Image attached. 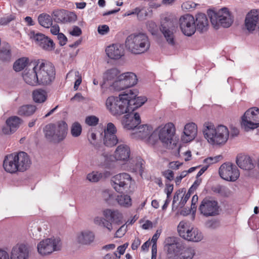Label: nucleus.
Listing matches in <instances>:
<instances>
[{
    "label": "nucleus",
    "instance_id": "nucleus-1",
    "mask_svg": "<svg viewBox=\"0 0 259 259\" xmlns=\"http://www.w3.org/2000/svg\"><path fill=\"white\" fill-rule=\"evenodd\" d=\"M31 164V160L28 154L23 151L14 152L6 155L3 161V167L10 174L24 172Z\"/></svg>",
    "mask_w": 259,
    "mask_h": 259
},
{
    "label": "nucleus",
    "instance_id": "nucleus-2",
    "mask_svg": "<svg viewBox=\"0 0 259 259\" xmlns=\"http://www.w3.org/2000/svg\"><path fill=\"white\" fill-rule=\"evenodd\" d=\"M203 133L208 143L215 146L224 145L229 136V132L226 126L220 125L215 127L209 123L204 124Z\"/></svg>",
    "mask_w": 259,
    "mask_h": 259
},
{
    "label": "nucleus",
    "instance_id": "nucleus-3",
    "mask_svg": "<svg viewBox=\"0 0 259 259\" xmlns=\"http://www.w3.org/2000/svg\"><path fill=\"white\" fill-rule=\"evenodd\" d=\"M125 46L132 53L140 54L147 52L150 46L147 36L143 33H133L125 41Z\"/></svg>",
    "mask_w": 259,
    "mask_h": 259
},
{
    "label": "nucleus",
    "instance_id": "nucleus-4",
    "mask_svg": "<svg viewBox=\"0 0 259 259\" xmlns=\"http://www.w3.org/2000/svg\"><path fill=\"white\" fill-rule=\"evenodd\" d=\"M39 80V85L50 84L55 77V69L53 64L46 60H37L35 65Z\"/></svg>",
    "mask_w": 259,
    "mask_h": 259
},
{
    "label": "nucleus",
    "instance_id": "nucleus-5",
    "mask_svg": "<svg viewBox=\"0 0 259 259\" xmlns=\"http://www.w3.org/2000/svg\"><path fill=\"white\" fill-rule=\"evenodd\" d=\"M67 124L64 121L56 124H49L45 128L46 138L51 142L59 143L64 139L67 134Z\"/></svg>",
    "mask_w": 259,
    "mask_h": 259
},
{
    "label": "nucleus",
    "instance_id": "nucleus-6",
    "mask_svg": "<svg viewBox=\"0 0 259 259\" xmlns=\"http://www.w3.org/2000/svg\"><path fill=\"white\" fill-rule=\"evenodd\" d=\"M160 30L167 42L170 46L175 45L174 31V18L168 14L163 15L161 17Z\"/></svg>",
    "mask_w": 259,
    "mask_h": 259
},
{
    "label": "nucleus",
    "instance_id": "nucleus-7",
    "mask_svg": "<svg viewBox=\"0 0 259 259\" xmlns=\"http://www.w3.org/2000/svg\"><path fill=\"white\" fill-rule=\"evenodd\" d=\"M210 22L213 27L218 28L219 24L225 28L230 27L233 23V18L228 8H223L218 13L213 11L208 14Z\"/></svg>",
    "mask_w": 259,
    "mask_h": 259
},
{
    "label": "nucleus",
    "instance_id": "nucleus-8",
    "mask_svg": "<svg viewBox=\"0 0 259 259\" xmlns=\"http://www.w3.org/2000/svg\"><path fill=\"white\" fill-rule=\"evenodd\" d=\"M241 125L246 131L259 127V109L252 107L248 109L242 117Z\"/></svg>",
    "mask_w": 259,
    "mask_h": 259
},
{
    "label": "nucleus",
    "instance_id": "nucleus-9",
    "mask_svg": "<svg viewBox=\"0 0 259 259\" xmlns=\"http://www.w3.org/2000/svg\"><path fill=\"white\" fill-rule=\"evenodd\" d=\"M175 127L171 122L166 124L163 127L161 128L158 133L159 140L168 149H174L177 146V144H172V138L175 133Z\"/></svg>",
    "mask_w": 259,
    "mask_h": 259
},
{
    "label": "nucleus",
    "instance_id": "nucleus-10",
    "mask_svg": "<svg viewBox=\"0 0 259 259\" xmlns=\"http://www.w3.org/2000/svg\"><path fill=\"white\" fill-rule=\"evenodd\" d=\"M132 179L127 173H121L113 177L111 185L114 190L118 193L126 192L130 187Z\"/></svg>",
    "mask_w": 259,
    "mask_h": 259
},
{
    "label": "nucleus",
    "instance_id": "nucleus-11",
    "mask_svg": "<svg viewBox=\"0 0 259 259\" xmlns=\"http://www.w3.org/2000/svg\"><path fill=\"white\" fill-rule=\"evenodd\" d=\"M61 243L59 238H48L40 241L37 245V250L42 255H47L61 249Z\"/></svg>",
    "mask_w": 259,
    "mask_h": 259
},
{
    "label": "nucleus",
    "instance_id": "nucleus-12",
    "mask_svg": "<svg viewBox=\"0 0 259 259\" xmlns=\"http://www.w3.org/2000/svg\"><path fill=\"white\" fill-rule=\"evenodd\" d=\"M180 27L185 35L190 36L196 31V25L194 17L187 14L182 16L179 19Z\"/></svg>",
    "mask_w": 259,
    "mask_h": 259
},
{
    "label": "nucleus",
    "instance_id": "nucleus-13",
    "mask_svg": "<svg viewBox=\"0 0 259 259\" xmlns=\"http://www.w3.org/2000/svg\"><path fill=\"white\" fill-rule=\"evenodd\" d=\"M220 177L228 181H235L239 177V172L236 165L231 163H225L219 168Z\"/></svg>",
    "mask_w": 259,
    "mask_h": 259
},
{
    "label": "nucleus",
    "instance_id": "nucleus-14",
    "mask_svg": "<svg viewBox=\"0 0 259 259\" xmlns=\"http://www.w3.org/2000/svg\"><path fill=\"white\" fill-rule=\"evenodd\" d=\"M199 209L205 217L214 216L219 214V206L217 201L204 198L201 201Z\"/></svg>",
    "mask_w": 259,
    "mask_h": 259
},
{
    "label": "nucleus",
    "instance_id": "nucleus-15",
    "mask_svg": "<svg viewBox=\"0 0 259 259\" xmlns=\"http://www.w3.org/2000/svg\"><path fill=\"white\" fill-rule=\"evenodd\" d=\"M126 95H128L127 101L130 111H134L139 107L142 106L147 101L145 97H138V92L136 90H127Z\"/></svg>",
    "mask_w": 259,
    "mask_h": 259
},
{
    "label": "nucleus",
    "instance_id": "nucleus-16",
    "mask_svg": "<svg viewBox=\"0 0 259 259\" xmlns=\"http://www.w3.org/2000/svg\"><path fill=\"white\" fill-rule=\"evenodd\" d=\"M103 215L112 227L113 224L119 225L123 223V214L118 209L106 208L103 210Z\"/></svg>",
    "mask_w": 259,
    "mask_h": 259
},
{
    "label": "nucleus",
    "instance_id": "nucleus-17",
    "mask_svg": "<svg viewBox=\"0 0 259 259\" xmlns=\"http://www.w3.org/2000/svg\"><path fill=\"white\" fill-rule=\"evenodd\" d=\"M133 111L127 112L122 120L124 127L127 130H135L141 123V118L139 113Z\"/></svg>",
    "mask_w": 259,
    "mask_h": 259
},
{
    "label": "nucleus",
    "instance_id": "nucleus-18",
    "mask_svg": "<svg viewBox=\"0 0 259 259\" xmlns=\"http://www.w3.org/2000/svg\"><path fill=\"white\" fill-rule=\"evenodd\" d=\"M246 29L250 32L259 26V10H253L247 14L245 20Z\"/></svg>",
    "mask_w": 259,
    "mask_h": 259
},
{
    "label": "nucleus",
    "instance_id": "nucleus-19",
    "mask_svg": "<svg viewBox=\"0 0 259 259\" xmlns=\"http://www.w3.org/2000/svg\"><path fill=\"white\" fill-rule=\"evenodd\" d=\"M128 95H126L125 92L122 94H120L117 97V102L116 104L115 112H114V116H119L124 113L131 112L130 108L128 106V102L127 101Z\"/></svg>",
    "mask_w": 259,
    "mask_h": 259
},
{
    "label": "nucleus",
    "instance_id": "nucleus-20",
    "mask_svg": "<svg viewBox=\"0 0 259 259\" xmlns=\"http://www.w3.org/2000/svg\"><path fill=\"white\" fill-rule=\"evenodd\" d=\"M34 39L37 45L45 51H52L55 49V45L53 40L43 34H36L34 36Z\"/></svg>",
    "mask_w": 259,
    "mask_h": 259
},
{
    "label": "nucleus",
    "instance_id": "nucleus-21",
    "mask_svg": "<svg viewBox=\"0 0 259 259\" xmlns=\"http://www.w3.org/2000/svg\"><path fill=\"white\" fill-rule=\"evenodd\" d=\"M197 134V125L194 122L188 123L184 126L182 140L185 143L189 142L195 138Z\"/></svg>",
    "mask_w": 259,
    "mask_h": 259
},
{
    "label": "nucleus",
    "instance_id": "nucleus-22",
    "mask_svg": "<svg viewBox=\"0 0 259 259\" xmlns=\"http://www.w3.org/2000/svg\"><path fill=\"white\" fill-rule=\"evenodd\" d=\"M107 56L111 59L117 60L124 55V50L123 46L119 44L110 45L106 49Z\"/></svg>",
    "mask_w": 259,
    "mask_h": 259
},
{
    "label": "nucleus",
    "instance_id": "nucleus-23",
    "mask_svg": "<svg viewBox=\"0 0 259 259\" xmlns=\"http://www.w3.org/2000/svg\"><path fill=\"white\" fill-rule=\"evenodd\" d=\"M28 257L29 250L25 245H17L12 248L10 259H28Z\"/></svg>",
    "mask_w": 259,
    "mask_h": 259
},
{
    "label": "nucleus",
    "instance_id": "nucleus-24",
    "mask_svg": "<svg viewBox=\"0 0 259 259\" xmlns=\"http://www.w3.org/2000/svg\"><path fill=\"white\" fill-rule=\"evenodd\" d=\"M119 73V70L116 68L107 70L103 74V82L101 84V87H108L110 84L117 79L120 75Z\"/></svg>",
    "mask_w": 259,
    "mask_h": 259
},
{
    "label": "nucleus",
    "instance_id": "nucleus-25",
    "mask_svg": "<svg viewBox=\"0 0 259 259\" xmlns=\"http://www.w3.org/2000/svg\"><path fill=\"white\" fill-rule=\"evenodd\" d=\"M131 154L130 148L127 145H119L114 152V157L117 160L127 161Z\"/></svg>",
    "mask_w": 259,
    "mask_h": 259
},
{
    "label": "nucleus",
    "instance_id": "nucleus-26",
    "mask_svg": "<svg viewBox=\"0 0 259 259\" xmlns=\"http://www.w3.org/2000/svg\"><path fill=\"white\" fill-rule=\"evenodd\" d=\"M236 163L241 169L249 170L255 166V161L248 155H241L237 157Z\"/></svg>",
    "mask_w": 259,
    "mask_h": 259
},
{
    "label": "nucleus",
    "instance_id": "nucleus-27",
    "mask_svg": "<svg viewBox=\"0 0 259 259\" xmlns=\"http://www.w3.org/2000/svg\"><path fill=\"white\" fill-rule=\"evenodd\" d=\"M23 78L25 82L31 85L39 84V80L36 70H35V66L31 70L25 71L23 73Z\"/></svg>",
    "mask_w": 259,
    "mask_h": 259
},
{
    "label": "nucleus",
    "instance_id": "nucleus-28",
    "mask_svg": "<svg viewBox=\"0 0 259 259\" xmlns=\"http://www.w3.org/2000/svg\"><path fill=\"white\" fill-rule=\"evenodd\" d=\"M136 132L135 133L138 135V137L142 139H145L149 138L150 141L154 137V134L152 133V128L151 126H148L147 124L140 125L137 127L135 129Z\"/></svg>",
    "mask_w": 259,
    "mask_h": 259
},
{
    "label": "nucleus",
    "instance_id": "nucleus-29",
    "mask_svg": "<svg viewBox=\"0 0 259 259\" xmlns=\"http://www.w3.org/2000/svg\"><path fill=\"white\" fill-rule=\"evenodd\" d=\"M196 30L200 32H203L207 30L208 22L206 15L203 13L198 14L196 16Z\"/></svg>",
    "mask_w": 259,
    "mask_h": 259
},
{
    "label": "nucleus",
    "instance_id": "nucleus-30",
    "mask_svg": "<svg viewBox=\"0 0 259 259\" xmlns=\"http://www.w3.org/2000/svg\"><path fill=\"white\" fill-rule=\"evenodd\" d=\"M37 109V107L35 105H23L18 108L17 114L23 117H30L36 112Z\"/></svg>",
    "mask_w": 259,
    "mask_h": 259
},
{
    "label": "nucleus",
    "instance_id": "nucleus-31",
    "mask_svg": "<svg viewBox=\"0 0 259 259\" xmlns=\"http://www.w3.org/2000/svg\"><path fill=\"white\" fill-rule=\"evenodd\" d=\"M120 78L122 79L126 88H131L137 84L138 78L137 75L133 72H127L122 73Z\"/></svg>",
    "mask_w": 259,
    "mask_h": 259
},
{
    "label": "nucleus",
    "instance_id": "nucleus-32",
    "mask_svg": "<svg viewBox=\"0 0 259 259\" xmlns=\"http://www.w3.org/2000/svg\"><path fill=\"white\" fill-rule=\"evenodd\" d=\"M94 238L95 236L93 232L84 231L77 235V241L79 243L87 245L92 243Z\"/></svg>",
    "mask_w": 259,
    "mask_h": 259
},
{
    "label": "nucleus",
    "instance_id": "nucleus-33",
    "mask_svg": "<svg viewBox=\"0 0 259 259\" xmlns=\"http://www.w3.org/2000/svg\"><path fill=\"white\" fill-rule=\"evenodd\" d=\"M182 250H183V245L180 243L171 245L167 250L168 258L169 259H179Z\"/></svg>",
    "mask_w": 259,
    "mask_h": 259
},
{
    "label": "nucleus",
    "instance_id": "nucleus-34",
    "mask_svg": "<svg viewBox=\"0 0 259 259\" xmlns=\"http://www.w3.org/2000/svg\"><path fill=\"white\" fill-rule=\"evenodd\" d=\"M185 239L193 242H199L203 239L202 233L197 229L191 228L187 230V233Z\"/></svg>",
    "mask_w": 259,
    "mask_h": 259
},
{
    "label": "nucleus",
    "instance_id": "nucleus-35",
    "mask_svg": "<svg viewBox=\"0 0 259 259\" xmlns=\"http://www.w3.org/2000/svg\"><path fill=\"white\" fill-rule=\"evenodd\" d=\"M47 97V93L44 90L37 89L32 92V98L35 103H42L46 101Z\"/></svg>",
    "mask_w": 259,
    "mask_h": 259
},
{
    "label": "nucleus",
    "instance_id": "nucleus-36",
    "mask_svg": "<svg viewBox=\"0 0 259 259\" xmlns=\"http://www.w3.org/2000/svg\"><path fill=\"white\" fill-rule=\"evenodd\" d=\"M38 21L39 24L44 27L49 28L53 24V19L48 14H41L38 17Z\"/></svg>",
    "mask_w": 259,
    "mask_h": 259
},
{
    "label": "nucleus",
    "instance_id": "nucleus-37",
    "mask_svg": "<svg viewBox=\"0 0 259 259\" xmlns=\"http://www.w3.org/2000/svg\"><path fill=\"white\" fill-rule=\"evenodd\" d=\"M23 122V120L22 119L17 116L10 117L6 121V123L10 125L15 132Z\"/></svg>",
    "mask_w": 259,
    "mask_h": 259
},
{
    "label": "nucleus",
    "instance_id": "nucleus-38",
    "mask_svg": "<svg viewBox=\"0 0 259 259\" xmlns=\"http://www.w3.org/2000/svg\"><path fill=\"white\" fill-rule=\"evenodd\" d=\"M46 229L44 227L42 230V228L36 225L31 226L30 230V235L34 239L38 240L40 239L42 234H45V231Z\"/></svg>",
    "mask_w": 259,
    "mask_h": 259
},
{
    "label": "nucleus",
    "instance_id": "nucleus-39",
    "mask_svg": "<svg viewBox=\"0 0 259 259\" xmlns=\"http://www.w3.org/2000/svg\"><path fill=\"white\" fill-rule=\"evenodd\" d=\"M117 97H118L111 96L109 97L106 101L105 105L106 108L113 115H114V112H115V111H116V109H115V107L117 102Z\"/></svg>",
    "mask_w": 259,
    "mask_h": 259
},
{
    "label": "nucleus",
    "instance_id": "nucleus-40",
    "mask_svg": "<svg viewBox=\"0 0 259 259\" xmlns=\"http://www.w3.org/2000/svg\"><path fill=\"white\" fill-rule=\"evenodd\" d=\"M116 200L121 206L128 207L132 205V199L128 195L122 194L117 196Z\"/></svg>",
    "mask_w": 259,
    "mask_h": 259
},
{
    "label": "nucleus",
    "instance_id": "nucleus-41",
    "mask_svg": "<svg viewBox=\"0 0 259 259\" xmlns=\"http://www.w3.org/2000/svg\"><path fill=\"white\" fill-rule=\"evenodd\" d=\"M110 90L119 91L126 89L124 85L122 78H120V75H118L117 79L114 80L108 87Z\"/></svg>",
    "mask_w": 259,
    "mask_h": 259
},
{
    "label": "nucleus",
    "instance_id": "nucleus-42",
    "mask_svg": "<svg viewBox=\"0 0 259 259\" xmlns=\"http://www.w3.org/2000/svg\"><path fill=\"white\" fill-rule=\"evenodd\" d=\"M116 135L104 134V143L107 147H113L118 143Z\"/></svg>",
    "mask_w": 259,
    "mask_h": 259
},
{
    "label": "nucleus",
    "instance_id": "nucleus-43",
    "mask_svg": "<svg viewBox=\"0 0 259 259\" xmlns=\"http://www.w3.org/2000/svg\"><path fill=\"white\" fill-rule=\"evenodd\" d=\"M94 222L97 225L106 228L109 232H111L113 229L111 224L106 221V219L104 217V218L100 217H95Z\"/></svg>",
    "mask_w": 259,
    "mask_h": 259
},
{
    "label": "nucleus",
    "instance_id": "nucleus-44",
    "mask_svg": "<svg viewBox=\"0 0 259 259\" xmlns=\"http://www.w3.org/2000/svg\"><path fill=\"white\" fill-rule=\"evenodd\" d=\"M11 57V47L7 44L0 50V58L3 61H9Z\"/></svg>",
    "mask_w": 259,
    "mask_h": 259
},
{
    "label": "nucleus",
    "instance_id": "nucleus-45",
    "mask_svg": "<svg viewBox=\"0 0 259 259\" xmlns=\"http://www.w3.org/2000/svg\"><path fill=\"white\" fill-rule=\"evenodd\" d=\"M195 253V250L193 248L188 247L184 249L183 247V250H182L179 259H192Z\"/></svg>",
    "mask_w": 259,
    "mask_h": 259
},
{
    "label": "nucleus",
    "instance_id": "nucleus-46",
    "mask_svg": "<svg viewBox=\"0 0 259 259\" xmlns=\"http://www.w3.org/2000/svg\"><path fill=\"white\" fill-rule=\"evenodd\" d=\"M191 228L189 226L188 223L185 221H181L180 222L178 226V231L181 237L184 239L186 236L187 233V230H190Z\"/></svg>",
    "mask_w": 259,
    "mask_h": 259
},
{
    "label": "nucleus",
    "instance_id": "nucleus-47",
    "mask_svg": "<svg viewBox=\"0 0 259 259\" xmlns=\"http://www.w3.org/2000/svg\"><path fill=\"white\" fill-rule=\"evenodd\" d=\"M28 59L27 58H21L17 60L14 64L13 68L16 71H20L27 65Z\"/></svg>",
    "mask_w": 259,
    "mask_h": 259
},
{
    "label": "nucleus",
    "instance_id": "nucleus-48",
    "mask_svg": "<svg viewBox=\"0 0 259 259\" xmlns=\"http://www.w3.org/2000/svg\"><path fill=\"white\" fill-rule=\"evenodd\" d=\"M212 190L214 192L219 193L221 195L225 197L229 196L231 194V191L229 189L228 187L222 185H218L212 188Z\"/></svg>",
    "mask_w": 259,
    "mask_h": 259
},
{
    "label": "nucleus",
    "instance_id": "nucleus-49",
    "mask_svg": "<svg viewBox=\"0 0 259 259\" xmlns=\"http://www.w3.org/2000/svg\"><path fill=\"white\" fill-rule=\"evenodd\" d=\"M102 178L103 174L98 171H93L87 176V179L92 182H97Z\"/></svg>",
    "mask_w": 259,
    "mask_h": 259
},
{
    "label": "nucleus",
    "instance_id": "nucleus-50",
    "mask_svg": "<svg viewBox=\"0 0 259 259\" xmlns=\"http://www.w3.org/2000/svg\"><path fill=\"white\" fill-rule=\"evenodd\" d=\"M54 19L57 23L65 22L66 19L64 16V11H57L53 12Z\"/></svg>",
    "mask_w": 259,
    "mask_h": 259
},
{
    "label": "nucleus",
    "instance_id": "nucleus-51",
    "mask_svg": "<svg viewBox=\"0 0 259 259\" xmlns=\"http://www.w3.org/2000/svg\"><path fill=\"white\" fill-rule=\"evenodd\" d=\"M81 130V125L78 122H75L72 125L71 133L73 137H76L80 135Z\"/></svg>",
    "mask_w": 259,
    "mask_h": 259
},
{
    "label": "nucleus",
    "instance_id": "nucleus-52",
    "mask_svg": "<svg viewBox=\"0 0 259 259\" xmlns=\"http://www.w3.org/2000/svg\"><path fill=\"white\" fill-rule=\"evenodd\" d=\"M99 122V118L94 115L89 116L86 117L85 122L90 126H95Z\"/></svg>",
    "mask_w": 259,
    "mask_h": 259
},
{
    "label": "nucleus",
    "instance_id": "nucleus-53",
    "mask_svg": "<svg viewBox=\"0 0 259 259\" xmlns=\"http://www.w3.org/2000/svg\"><path fill=\"white\" fill-rule=\"evenodd\" d=\"M74 73L75 76L78 77V78L76 80L75 83H74V88L75 90H77L79 85L80 84L81 82V77L79 75V73L78 71H70L67 74V77H69V76L71 75L72 73Z\"/></svg>",
    "mask_w": 259,
    "mask_h": 259
},
{
    "label": "nucleus",
    "instance_id": "nucleus-54",
    "mask_svg": "<svg viewBox=\"0 0 259 259\" xmlns=\"http://www.w3.org/2000/svg\"><path fill=\"white\" fill-rule=\"evenodd\" d=\"M116 128L113 123L109 122L107 124L106 128L104 131V134L115 135L116 133Z\"/></svg>",
    "mask_w": 259,
    "mask_h": 259
},
{
    "label": "nucleus",
    "instance_id": "nucleus-55",
    "mask_svg": "<svg viewBox=\"0 0 259 259\" xmlns=\"http://www.w3.org/2000/svg\"><path fill=\"white\" fill-rule=\"evenodd\" d=\"M179 242L176 241L175 238L174 237H168L165 239V248L167 250L168 248L172 245H175L178 244Z\"/></svg>",
    "mask_w": 259,
    "mask_h": 259
},
{
    "label": "nucleus",
    "instance_id": "nucleus-56",
    "mask_svg": "<svg viewBox=\"0 0 259 259\" xmlns=\"http://www.w3.org/2000/svg\"><path fill=\"white\" fill-rule=\"evenodd\" d=\"M15 18V16L12 15L7 16L6 17L2 18L0 19V24L1 25H7L8 23L10 22L11 21L14 20Z\"/></svg>",
    "mask_w": 259,
    "mask_h": 259
},
{
    "label": "nucleus",
    "instance_id": "nucleus-57",
    "mask_svg": "<svg viewBox=\"0 0 259 259\" xmlns=\"http://www.w3.org/2000/svg\"><path fill=\"white\" fill-rule=\"evenodd\" d=\"M222 158H223L222 156L221 155H219L214 156L213 157H209L205 159V161L206 163H208L209 164H212V163H214L218 162Z\"/></svg>",
    "mask_w": 259,
    "mask_h": 259
},
{
    "label": "nucleus",
    "instance_id": "nucleus-58",
    "mask_svg": "<svg viewBox=\"0 0 259 259\" xmlns=\"http://www.w3.org/2000/svg\"><path fill=\"white\" fill-rule=\"evenodd\" d=\"M222 158H223L222 156L221 155H219L214 156L213 157H209L205 159V161L206 163H208L209 164H212V163H214L218 162Z\"/></svg>",
    "mask_w": 259,
    "mask_h": 259
},
{
    "label": "nucleus",
    "instance_id": "nucleus-59",
    "mask_svg": "<svg viewBox=\"0 0 259 259\" xmlns=\"http://www.w3.org/2000/svg\"><path fill=\"white\" fill-rule=\"evenodd\" d=\"M163 176L168 181H171L174 178V172L169 169L166 170L162 172Z\"/></svg>",
    "mask_w": 259,
    "mask_h": 259
},
{
    "label": "nucleus",
    "instance_id": "nucleus-60",
    "mask_svg": "<svg viewBox=\"0 0 259 259\" xmlns=\"http://www.w3.org/2000/svg\"><path fill=\"white\" fill-rule=\"evenodd\" d=\"M126 232V227H125V225H123L121 226L119 229L117 230L115 234V237H122Z\"/></svg>",
    "mask_w": 259,
    "mask_h": 259
},
{
    "label": "nucleus",
    "instance_id": "nucleus-61",
    "mask_svg": "<svg viewBox=\"0 0 259 259\" xmlns=\"http://www.w3.org/2000/svg\"><path fill=\"white\" fill-rule=\"evenodd\" d=\"M82 33L81 29L77 26H74L72 28V30L70 31V34L72 36H79Z\"/></svg>",
    "mask_w": 259,
    "mask_h": 259
},
{
    "label": "nucleus",
    "instance_id": "nucleus-62",
    "mask_svg": "<svg viewBox=\"0 0 259 259\" xmlns=\"http://www.w3.org/2000/svg\"><path fill=\"white\" fill-rule=\"evenodd\" d=\"M109 31V27L107 25H100L98 28V32L99 34L104 35Z\"/></svg>",
    "mask_w": 259,
    "mask_h": 259
},
{
    "label": "nucleus",
    "instance_id": "nucleus-63",
    "mask_svg": "<svg viewBox=\"0 0 259 259\" xmlns=\"http://www.w3.org/2000/svg\"><path fill=\"white\" fill-rule=\"evenodd\" d=\"M2 132L5 135H11L15 133L10 125L7 123L2 127Z\"/></svg>",
    "mask_w": 259,
    "mask_h": 259
},
{
    "label": "nucleus",
    "instance_id": "nucleus-64",
    "mask_svg": "<svg viewBox=\"0 0 259 259\" xmlns=\"http://www.w3.org/2000/svg\"><path fill=\"white\" fill-rule=\"evenodd\" d=\"M102 197L106 202L110 203V200L113 198V195L108 191H104L102 193Z\"/></svg>",
    "mask_w": 259,
    "mask_h": 259
}]
</instances>
